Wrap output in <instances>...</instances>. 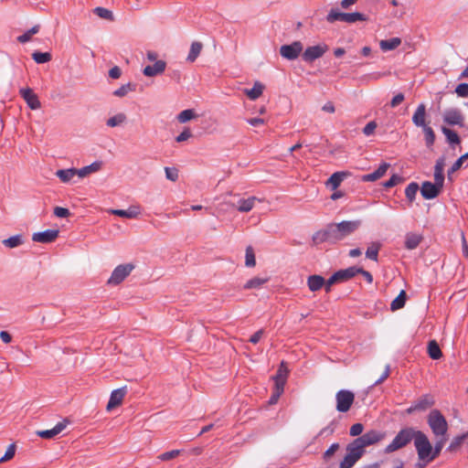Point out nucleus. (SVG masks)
I'll return each mask as SVG.
<instances>
[{
	"mask_svg": "<svg viewBox=\"0 0 468 468\" xmlns=\"http://www.w3.org/2000/svg\"><path fill=\"white\" fill-rule=\"evenodd\" d=\"M436 438L437 441L434 444V447H432L427 435L422 431H419L418 438L415 441V448L420 461H426V463H431L440 455L444 443L447 441V437Z\"/></svg>",
	"mask_w": 468,
	"mask_h": 468,
	"instance_id": "nucleus-1",
	"label": "nucleus"
},
{
	"mask_svg": "<svg viewBox=\"0 0 468 468\" xmlns=\"http://www.w3.org/2000/svg\"><path fill=\"white\" fill-rule=\"evenodd\" d=\"M419 431H415L413 428H405L400 430L393 441L386 447L385 452L387 453H390L401 449L410 443L411 440H414L415 442L418 438Z\"/></svg>",
	"mask_w": 468,
	"mask_h": 468,
	"instance_id": "nucleus-2",
	"label": "nucleus"
},
{
	"mask_svg": "<svg viewBox=\"0 0 468 468\" xmlns=\"http://www.w3.org/2000/svg\"><path fill=\"white\" fill-rule=\"evenodd\" d=\"M427 423L435 437H446L448 422L439 410H431L427 416Z\"/></svg>",
	"mask_w": 468,
	"mask_h": 468,
	"instance_id": "nucleus-3",
	"label": "nucleus"
},
{
	"mask_svg": "<svg viewBox=\"0 0 468 468\" xmlns=\"http://www.w3.org/2000/svg\"><path fill=\"white\" fill-rule=\"evenodd\" d=\"M135 266L133 263H125L118 265L112 272L111 277L108 279L109 285H118L122 282L134 270Z\"/></svg>",
	"mask_w": 468,
	"mask_h": 468,
	"instance_id": "nucleus-4",
	"label": "nucleus"
},
{
	"mask_svg": "<svg viewBox=\"0 0 468 468\" xmlns=\"http://www.w3.org/2000/svg\"><path fill=\"white\" fill-rule=\"evenodd\" d=\"M336 410L339 412H346L350 410L355 395L352 391L346 389L339 390L335 395Z\"/></svg>",
	"mask_w": 468,
	"mask_h": 468,
	"instance_id": "nucleus-5",
	"label": "nucleus"
},
{
	"mask_svg": "<svg viewBox=\"0 0 468 468\" xmlns=\"http://www.w3.org/2000/svg\"><path fill=\"white\" fill-rule=\"evenodd\" d=\"M326 44H319L308 47L302 54V58L305 62L312 63L315 59L322 58L328 50Z\"/></svg>",
	"mask_w": 468,
	"mask_h": 468,
	"instance_id": "nucleus-6",
	"label": "nucleus"
},
{
	"mask_svg": "<svg viewBox=\"0 0 468 468\" xmlns=\"http://www.w3.org/2000/svg\"><path fill=\"white\" fill-rule=\"evenodd\" d=\"M303 46L301 41H293L290 45H282L280 48V54L282 58L288 60L296 59L303 52Z\"/></svg>",
	"mask_w": 468,
	"mask_h": 468,
	"instance_id": "nucleus-7",
	"label": "nucleus"
},
{
	"mask_svg": "<svg viewBox=\"0 0 468 468\" xmlns=\"http://www.w3.org/2000/svg\"><path fill=\"white\" fill-rule=\"evenodd\" d=\"M434 404L435 400L433 397L430 394H426L415 400L412 405L406 410V412L411 414L415 411H425Z\"/></svg>",
	"mask_w": 468,
	"mask_h": 468,
	"instance_id": "nucleus-8",
	"label": "nucleus"
},
{
	"mask_svg": "<svg viewBox=\"0 0 468 468\" xmlns=\"http://www.w3.org/2000/svg\"><path fill=\"white\" fill-rule=\"evenodd\" d=\"M443 122L448 125H464V118L457 109H449L444 112Z\"/></svg>",
	"mask_w": 468,
	"mask_h": 468,
	"instance_id": "nucleus-9",
	"label": "nucleus"
},
{
	"mask_svg": "<svg viewBox=\"0 0 468 468\" xmlns=\"http://www.w3.org/2000/svg\"><path fill=\"white\" fill-rule=\"evenodd\" d=\"M21 97L26 101L27 106L31 110H37L41 107L40 101L33 90L30 88H24L19 90Z\"/></svg>",
	"mask_w": 468,
	"mask_h": 468,
	"instance_id": "nucleus-10",
	"label": "nucleus"
},
{
	"mask_svg": "<svg viewBox=\"0 0 468 468\" xmlns=\"http://www.w3.org/2000/svg\"><path fill=\"white\" fill-rule=\"evenodd\" d=\"M357 438L366 448L367 446L376 444L378 441H382L385 438V433L376 430H371Z\"/></svg>",
	"mask_w": 468,
	"mask_h": 468,
	"instance_id": "nucleus-11",
	"label": "nucleus"
},
{
	"mask_svg": "<svg viewBox=\"0 0 468 468\" xmlns=\"http://www.w3.org/2000/svg\"><path fill=\"white\" fill-rule=\"evenodd\" d=\"M442 187L435 183L425 181L420 187V194L425 199H433L439 196Z\"/></svg>",
	"mask_w": 468,
	"mask_h": 468,
	"instance_id": "nucleus-12",
	"label": "nucleus"
},
{
	"mask_svg": "<svg viewBox=\"0 0 468 468\" xmlns=\"http://www.w3.org/2000/svg\"><path fill=\"white\" fill-rule=\"evenodd\" d=\"M58 229H47L34 233L32 235V240L39 243H51L58 237Z\"/></svg>",
	"mask_w": 468,
	"mask_h": 468,
	"instance_id": "nucleus-13",
	"label": "nucleus"
},
{
	"mask_svg": "<svg viewBox=\"0 0 468 468\" xmlns=\"http://www.w3.org/2000/svg\"><path fill=\"white\" fill-rule=\"evenodd\" d=\"M127 393V388L122 387L120 388L114 389L111 393L110 399L107 404V410H112V409L120 406L123 400V398L125 397Z\"/></svg>",
	"mask_w": 468,
	"mask_h": 468,
	"instance_id": "nucleus-14",
	"label": "nucleus"
},
{
	"mask_svg": "<svg viewBox=\"0 0 468 468\" xmlns=\"http://www.w3.org/2000/svg\"><path fill=\"white\" fill-rule=\"evenodd\" d=\"M338 227L341 229V233L344 238L353 234L356 230L359 229L361 226V220H345L340 223H337Z\"/></svg>",
	"mask_w": 468,
	"mask_h": 468,
	"instance_id": "nucleus-15",
	"label": "nucleus"
},
{
	"mask_svg": "<svg viewBox=\"0 0 468 468\" xmlns=\"http://www.w3.org/2000/svg\"><path fill=\"white\" fill-rule=\"evenodd\" d=\"M166 67V62L165 60H156L154 65L146 66L143 73L146 77H154L156 75L162 74Z\"/></svg>",
	"mask_w": 468,
	"mask_h": 468,
	"instance_id": "nucleus-16",
	"label": "nucleus"
},
{
	"mask_svg": "<svg viewBox=\"0 0 468 468\" xmlns=\"http://www.w3.org/2000/svg\"><path fill=\"white\" fill-rule=\"evenodd\" d=\"M67 420L60 421L56 424V426L50 430L38 431L37 434L43 439H52L58 433H60L67 426Z\"/></svg>",
	"mask_w": 468,
	"mask_h": 468,
	"instance_id": "nucleus-17",
	"label": "nucleus"
},
{
	"mask_svg": "<svg viewBox=\"0 0 468 468\" xmlns=\"http://www.w3.org/2000/svg\"><path fill=\"white\" fill-rule=\"evenodd\" d=\"M412 122L414 123L415 126L421 127V128L429 125L426 122V106H425V104L420 103L417 107V109L412 116Z\"/></svg>",
	"mask_w": 468,
	"mask_h": 468,
	"instance_id": "nucleus-18",
	"label": "nucleus"
},
{
	"mask_svg": "<svg viewBox=\"0 0 468 468\" xmlns=\"http://www.w3.org/2000/svg\"><path fill=\"white\" fill-rule=\"evenodd\" d=\"M364 452L365 447L358 438L352 441L346 446V453L357 458L358 460L363 456Z\"/></svg>",
	"mask_w": 468,
	"mask_h": 468,
	"instance_id": "nucleus-19",
	"label": "nucleus"
},
{
	"mask_svg": "<svg viewBox=\"0 0 468 468\" xmlns=\"http://www.w3.org/2000/svg\"><path fill=\"white\" fill-rule=\"evenodd\" d=\"M444 165H445V158L443 156L437 159L436 164L434 165V183L439 186H443L444 182Z\"/></svg>",
	"mask_w": 468,
	"mask_h": 468,
	"instance_id": "nucleus-20",
	"label": "nucleus"
},
{
	"mask_svg": "<svg viewBox=\"0 0 468 468\" xmlns=\"http://www.w3.org/2000/svg\"><path fill=\"white\" fill-rule=\"evenodd\" d=\"M389 167V164L383 163L381 164L378 169L370 174L364 175L362 176V181L364 182H374L379 178H381L388 171Z\"/></svg>",
	"mask_w": 468,
	"mask_h": 468,
	"instance_id": "nucleus-21",
	"label": "nucleus"
},
{
	"mask_svg": "<svg viewBox=\"0 0 468 468\" xmlns=\"http://www.w3.org/2000/svg\"><path fill=\"white\" fill-rule=\"evenodd\" d=\"M326 229L328 231L330 244H336L345 239L337 223L328 224L326 225Z\"/></svg>",
	"mask_w": 468,
	"mask_h": 468,
	"instance_id": "nucleus-22",
	"label": "nucleus"
},
{
	"mask_svg": "<svg viewBox=\"0 0 468 468\" xmlns=\"http://www.w3.org/2000/svg\"><path fill=\"white\" fill-rule=\"evenodd\" d=\"M325 284V280L323 276L314 274L307 278V286L311 292H317L321 290Z\"/></svg>",
	"mask_w": 468,
	"mask_h": 468,
	"instance_id": "nucleus-23",
	"label": "nucleus"
},
{
	"mask_svg": "<svg viewBox=\"0 0 468 468\" xmlns=\"http://www.w3.org/2000/svg\"><path fill=\"white\" fill-rule=\"evenodd\" d=\"M288 373L289 370L286 367L285 363L282 361L276 372V375L272 378L274 379L275 386L284 388Z\"/></svg>",
	"mask_w": 468,
	"mask_h": 468,
	"instance_id": "nucleus-24",
	"label": "nucleus"
},
{
	"mask_svg": "<svg viewBox=\"0 0 468 468\" xmlns=\"http://www.w3.org/2000/svg\"><path fill=\"white\" fill-rule=\"evenodd\" d=\"M423 237L420 234L409 232L405 237V248L408 250L416 249L422 241Z\"/></svg>",
	"mask_w": 468,
	"mask_h": 468,
	"instance_id": "nucleus-25",
	"label": "nucleus"
},
{
	"mask_svg": "<svg viewBox=\"0 0 468 468\" xmlns=\"http://www.w3.org/2000/svg\"><path fill=\"white\" fill-rule=\"evenodd\" d=\"M335 274L339 282H346L358 274V271L357 267L352 266L346 269L339 270L335 271Z\"/></svg>",
	"mask_w": 468,
	"mask_h": 468,
	"instance_id": "nucleus-26",
	"label": "nucleus"
},
{
	"mask_svg": "<svg viewBox=\"0 0 468 468\" xmlns=\"http://www.w3.org/2000/svg\"><path fill=\"white\" fill-rule=\"evenodd\" d=\"M264 90V85L260 81H255L251 89H245L244 93L252 101L257 100L261 96Z\"/></svg>",
	"mask_w": 468,
	"mask_h": 468,
	"instance_id": "nucleus-27",
	"label": "nucleus"
},
{
	"mask_svg": "<svg viewBox=\"0 0 468 468\" xmlns=\"http://www.w3.org/2000/svg\"><path fill=\"white\" fill-rule=\"evenodd\" d=\"M102 163L101 161H96L90 164V165L84 166L82 168L77 169V174L80 177H85L90 174L98 172L101 170Z\"/></svg>",
	"mask_w": 468,
	"mask_h": 468,
	"instance_id": "nucleus-28",
	"label": "nucleus"
},
{
	"mask_svg": "<svg viewBox=\"0 0 468 468\" xmlns=\"http://www.w3.org/2000/svg\"><path fill=\"white\" fill-rule=\"evenodd\" d=\"M346 176L347 173L346 172H335L328 178L326 186H330L333 190H335Z\"/></svg>",
	"mask_w": 468,
	"mask_h": 468,
	"instance_id": "nucleus-29",
	"label": "nucleus"
},
{
	"mask_svg": "<svg viewBox=\"0 0 468 468\" xmlns=\"http://www.w3.org/2000/svg\"><path fill=\"white\" fill-rule=\"evenodd\" d=\"M381 243L378 241L371 242L366 250V257L374 261H378V252L381 249Z\"/></svg>",
	"mask_w": 468,
	"mask_h": 468,
	"instance_id": "nucleus-30",
	"label": "nucleus"
},
{
	"mask_svg": "<svg viewBox=\"0 0 468 468\" xmlns=\"http://www.w3.org/2000/svg\"><path fill=\"white\" fill-rule=\"evenodd\" d=\"M312 242L314 246H317L324 242L329 243V236L326 227L314 233Z\"/></svg>",
	"mask_w": 468,
	"mask_h": 468,
	"instance_id": "nucleus-31",
	"label": "nucleus"
},
{
	"mask_svg": "<svg viewBox=\"0 0 468 468\" xmlns=\"http://www.w3.org/2000/svg\"><path fill=\"white\" fill-rule=\"evenodd\" d=\"M202 48H203V44L201 42H199V41L192 42L186 60L188 62H194L197 58V57L200 55Z\"/></svg>",
	"mask_w": 468,
	"mask_h": 468,
	"instance_id": "nucleus-32",
	"label": "nucleus"
},
{
	"mask_svg": "<svg viewBox=\"0 0 468 468\" xmlns=\"http://www.w3.org/2000/svg\"><path fill=\"white\" fill-rule=\"evenodd\" d=\"M441 132L445 135L447 143L449 144H451V145L460 144L461 139H460V136L458 135V133L455 131H453V130H452L450 128H447L445 126H442L441 127Z\"/></svg>",
	"mask_w": 468,
	"mask_h": 468,
	"instance_id": "nucleus-33",
	"label": "nucleus"
},
{
	"mask_svg": "<svg viewBox=\"0 0 468 468\" xmlns=\"http://www.w3.org/2000/svg\"><path fill=\"white\" fill-rule=\"evenodd\" d=\"M400 44L401 39L399 37H392L389 39L381 40L379 46L383 51H389L396 49Z\"/></svg>",
	"mask_w": 468,
	"mask_h": 468,
	"instance_id": "nucleus-34",
	"label": "nucleus"
},
{
	"mask_svg": "<svg viewBox=\"0 0 468 468\" xmlns=\"http://www.w3.org/2000/svg\"><path fill=\"white\" fill-rule=\"evenodd\" d=\"M111 213L115 216H119L126 218H135L139 214V210L136 207H130L127 210L123 209H112Z\"/></svg>",
	"mask_w": 468,
	"mask_h": 468,
	"instance_id": "nucleus-35",
	"label": "nucleus"
},
{
	"mask_svg": "<svg viewBox=\"0 0 468 468\" xmlns=\"http://www.w3.org/2000/svg\"><path fill=\"white\" fill-rule=\"evenodd\" d=\"M407 300V293L404 290H401L399 295L391 302V311H397L404 307Z\"/></svg>",
	"mask_w": 468,
	"mask_h": 468,
	"instance_id": "nucleus-36",
	"label": "nucleus"
},
{
	"mask_svg": "<svg viewBox=\"0 0 468 468\" xmlns=\"http://www.w3.org/2000/svg\"><path fill=\"white\" fill-rule=\"evenodd\" d=\"M77 174V168L60 169L56 172V176L63 182H69Z\"/></svg>",
	"mask_w": 468,
	"mask_h": 468,
	"instance_id": "nucleus-37",
	"label": "nucleus"
},
{
	"mask_svg": "<svg viewBox=\"0 0 468 468\" xmlns=\"http://www.w3.org/2000/svg\"><path fill=\"white\" fill-rule=\"evenodd\" d=\"M428 354L432 359H440L442 356L441 350L435 340H431L428 345Z\"/></svg>",
	"mask_w": 468,
	"mask_h": 468,
	"instance_id": "nucleus-38",
	"label": "nucleus"
},
{
	"mask_svg": "<svg viewBox=\"0 0 468 468\" xmlns=\"http://www.w3.org/2000/svg\"><path fill=\"white\" fill-rule=\"evenodd\" d=\"M24 243L23 235L17 234L3 240V244L9 249L16 248Z\"/></svg>",
	"mask_w": 468,
	"mask_h": 468,
	"instance_id": "nucleus-39",
	"label": "nucleus"
},
{
	"mask_svg": "<svg viewBox=\"0 0 468 468\" xmlns=\"http://www.w3.org/2000/svg\"><path fill=\"white\" fill-rule=\"evenodd\" d=\"M269 281V278L254 277L249 280L243 286L245 290L261 288L264 283Z\"/></svg>",
	"mask_w": 468,
	"mask_h": 468,
	"instance_id": "nucleus-40",
	"label": "nucleus"
},
{
	"mask_svg": "<svg viewBox=\"0 0 468 468\" xmlns=\"http://www.w3.org/2000/svg\"><path fill=\"white\" fill-rule=\"evenodd\" d=\"M127 120V116L123 112H120L115 114L114 116L109 118L106 122V124L109 127H116L122 125Z\"/></svg>",
	"mask_w": 468,
	"mask_h": 468,
	"instance_id": "nucleus-41",
	"label": "nucleus"
},
{
	"mask_svg": "<svg viewBox=\"0 0 468 468\" xmlns=\"http://www.w3.org/2000/svg\"><path fill=\"white\" fill-rule=\"evenodd\" d=\"M367 17L362 13L354 12V13H345L344 21L347 24H354L357 21H367Z\"/></svg>",
	"mask_w": 468,
	"mask_h": 468,
	"instance_id": "nucleus-42",
	"label": "nucleus"
},
{
	"mask_svg": "<svg viewBox=\"0 0 468 468\" xmlns=\"http://www.w3.org/2000/svg\"><path fill=\"white\" fill-rule=\"evenodd\" d=\"M420 189L419 185L416 182H412L408 185V186L405 189V196L409 201L410 204H411L416 197V195Z\"/></svg>",
	"mask_w": 468,
	"mask_h": 468,
	"instance_id": "nucleus-43",
	"label": "nucleus"
},
{
	"mask_svg": "<svg viewBox=\"0 0 468 468\" xmlns=\"http://www.w3.org/2000/svg\"><path fill=\"white\" fill-rule=\"evenodd\" d=\"M135 89L136 84L128 82L126 84L122 85L119 89L115 90L113 91V95L122 98L126 96L130 91H134Z\"/></svg>",
	"mask_w": 468,
	"mask_h": 468,
	"instance_id": "nucleus-44",
	"label": "nucleus"
},
{
	"mask_svg": "<svg viewBox=\"0 0 468 468\" xmlns=\"http://www.w3.org/2000/svg\"><path fill=\"white\" fill-rule=\"evenodd\" d=\"M256 199L257 198L255 197H250L247 199H240L239 201L238 210L240 212L250 211L254 207V203H255Z\"/></svg>",
	"mask_w": 468,
	"mask_h": 468,
	"instance_id": "nucleus-45",
	"label": "nucleus"
},
{
	"mask_svg": "<svg viewBox=\"0 0 468 468\" xmlns=\"http://www.w3.org/2000/svg\"><path fill=\"white\" fill-rule=\"evenodd\" d=\"M422 131L424 133L425 144L430 148L434 144L436 138L435 133L430 125L422 127Z\"/></svg>",
	"mask_w": 468,
	"mask_h": 468,
	"instance_id": "nucleus-46",
	"label": "nucleus"
},
{
	"mask_svg": "<svg viewBox=\"0 0 468 468\" xmlns=\"http://www.w3.org/2000/svg\"><path fill=\"white\" fill-rule=\"evenodd\" d=\"M345 13L340 12L338 9L332 8L326 16V21L333 24L336 21H344Z\"/></svg>",
	"mask_w": 468,
	"mask_h": 468,
	"instance_id": "nucleus-47",
	"label": "nucleus"
},
{
	"mask_svg": "<svg viewBox=\"0 0 468 468\" xmlns=\"http://www.w3.org/2000/svg\"><path fill=\"white\" fill-rule=\"evenodd\" d=\"M32 58L35 60L36 63L43 64L49 62L52 59V56L49 52L35 51L32 54Z\"/></svg>",
	"mask_w": 468,
	"mask_h": 468,
	"instance_id": "nucleus-48",
	"label": "nucleus"
},
{
	"mask_svg": "<svg viewBox=\"0 0 468 468\" xmlns=\"http://www.w3.org/2000/svg\"><path fill=\"white\" fill-rule=\"evenodd\" d=\"M245 265L249 268H252L256 265L255 253L251 246L246 248Z\"/></svg>",
	"mask_w": 468,
	"mask_h": 468,
	"instance_id": "nucleus-49",
	"label": "nucleus"
},
{
	"mask_svg": "<svg viewBox=\"0 0 468 468\" xmlns=\"http://www.w3.org/2000/svg\"><path fill=\"white\" fill-rule=\"evenodd\" d=\"M466 438H467L466 432L462 434V435L454 437L452 439V441H451V443H450V445H449L447 450L449 452H455V451H457L461 447V445H462L463 441H464V439H466Z\"/></svg>",
	"mask_w": 468,
	"mask_h": 468,
	"instance_id": "nucleus-50",
	"label": "nucleus"
},
{
	"mask_svg": "<svg viewBox=\"0 0 468 468\" xmlns=\"http://www.w3.org/2000/svg\"><path fill=\"white\" fill-rule=\"evenodd\" d=\"M196 117V113L194 112V110L192 109H187V110H184L182 111L178 115H177V121L181 123H184V122H186L190 120H192L193 118Z\"/></svg>",
	"mask_w": 468,
	"mask_h": 468,
	"instance_id": "nucleus-51",
	"label": "nucleus"
},
{
	"mask_svg": "<svg viewBox=\"0 0 468 468\" xmlns=\"http://www.w3.org/2000/svg\"><path fill=\"white\" fill-rule=\"evenodd\" d=\"M94 14L97 15L99 17L112 21L113 20V15L112 12L107 8L104 7H96L93 10Z\"/></svg>",
	"mask_w": 468,
	"mask_h": 468,
	"instance_id": "nucleus-52",
	"label": "nucleus"
},
{
	"mask_svg": "<svg viewBox=\"0 0 468 468\" xmlns=\"http://www.w3.org/2000/svg\"><path fill=\"white\" fill-rule=\"evenodd\" d=\"M38 30H39V26L36 25L33 27H31L29 30H27L26 33H24L23 35L19 36L17 37V40L20 43H26V42L29 41L31 39V37L33 35L37 34L38 32Z\"/></svg>",
	"mask_w": 468,
	"mask_h": 468,
	"instance_id": "nucleus-53",
	"label": "nucleus"
},
{
	"mask_svg": "<svg viewBox=\"0 0 468 468\" xmlns=\"http://www.w3.org/2000/svg\"><path fill=\"white\" fill-rule=\"evenodd\" d=\"M357 461V458L346 453L343 461L340 463L339 468H352Z\"/></svg>",
	"mask_w": 468,
	"mask_h": 468,
	"instance_id": "nucleus-54",
	"label": "nucleus"
},
{
	"mask_svg": "<svg viewBox=\"0 0 468 468\" xmlns=\"http://www.w3.org/2000/svg\"><path fill=\"white\" fill-rule=\"evenodd\" d=\"M340 445L338 442L331 444V446L324 452L323 459L324 462H328L329 459L339 450Z\"/></svg>",
	"mask_w": 468,
	"mask_h": 468,
	"instance_id": "nucleus-55",
	"label": "nucleus"
},
{
	"mask_svg": "<svg viewBox=\"0 0 468 468\" xmlns=\"http://www.w3.org/2000/svg\"><path fill=\"white\" fill-rule=\"evenodd\" d=\"M180 450H172L170 452H165L158 456V459L166 462L172 459L176 458L180 454Z\"/></svg>",
	"mask_w": 468,
	"mask_h": 468,
	"instance_id": "nucleus-56",
	"label": "nucleus"
},
{
	"mask_svg": "<svg viewBox=\"0 0 468 468\" xmlns=\"http://www.w3.org/2000/svg\"><path fill=\"white\" fill-rule=\"evenodd\" d=\"M403 181V177L398 175H393L388 180L383 183L385 188H390Z\"/></svg>",
	"mask_w": 468,
	"mask_h": 468,
	"instance_id": "nucleus-57",
	"label": "nucleus"
},
{
	"mask_svg": "<svg viewBox=\"0 0 468 468\" xmlns=\"http://www.w3.org/2000/svg\"><path fill=\"white\" fill-rule=\"evenodd\" d=\"M283 390H284V388L279 387V386H275L274 391H273V393L271 394V398L269 399V404L270 405L276 404L278 399H279V398L283 393Z\"/></svg>",
	"mask_w": 468,
	"mask_h": 468,
	"instance_id": "nucleus-58",
	"label": "nucleus"
},
{
	"mask_svg": "<svg viewBox=\"0 0 468 468\" xmlns=\"http://www.w3.org/2000/svg\"><path fill=\"white\" fill-rule=\"evenodd\" d=\"M15 453H16V445L14 443H12L7 447L5 455L2 458H0V463H4V462H7V461L11 460L15 456Z\"/></svg>",
	"mask_w": 468,
	"mask_h": 468,
	"instance_id": "nucleus-59",
	"label": "nucleus"
},
{
	"mask_svg": "<svg viewBox=\"0 0 468 468\" xmlns=\"http://www.w3.org/2000/svg\"><path fill=\"white\" fill-rule=\"evenodd\" d=\"M165 172L168 180L176 182L178 179V170L176 167H165Z\"/></svg>",
	"mask_w": 468,
	"mask_h": 468,
	"instance_id": "nucleus-60",
	"label": "nucleus"
},
{
	"mask_svg": "<svg viewBox=\"0 0 468 468\" xmlns=\"http://www.w3.org/2000/svg\"><path fill=\"white\" fill-rule=\"evenodd\" d=\"M364 430V426L362 423H355L351 426L349 430V434L353 437L359 436Z\"/></svg>",
	"mask_w": 468,
	"mask_h": 468,
	"instance_id": "nucleus-61",
	"label": "nucleus"
},
{
	"mask_svg": "<svg viewBox=\"0 0 468 468\" xmlns=\"http://www.w3.org/2000/svg\"><path fill=\"white\" fill-rule=\"evenodd\" d=\"M192 137V133L189 128H185L184 131L176 137L177 143H182Z\"/></svg>",
	"mask_w": 468,
	"mask_h": 468,
	"instance_id": "nucleus-62",
	"label": "nucleus"
},
{
	"mask_svg": "<svg viewBox=\"0 0 468 468\" xmlns=\"http://www.w3.org/2000/svg\"><path fill=\"white\" fill-rule=\"evenodd\" d=\"M54 215L58 218H68L70 216V212L68 208L62 207H56L54 208Z\"/></svg>",
	"mask_w": 468,
	"mask_h": 468,
	"instance_id": "nucleus-63",
	"label": "nucleus"
},
{
	"mask_svg": "<svg viewBox=\"0 0 468 468\" xmlns=\"http://www.w3.org/2000/svg\"><path fill=\"white\" fill-rule=\"evenodd\" d=\"M455 92L460 97H467L468 96V84L467 83H460L456 87Z\"/></svg>",
	"mask_w": 468,
	"mask_h": 468,
	"instance_id": "nucleus-64",
	"label": "nucleus"
}]
</instances>
